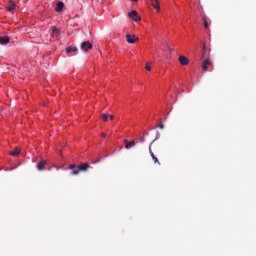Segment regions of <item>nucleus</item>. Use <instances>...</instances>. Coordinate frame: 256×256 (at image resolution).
<instances>
[{
  "mask_svg": "<svg viewBox=\"0 0 256 256\" xmlns=\"http://www.w3.org/2000/svg\"><path fill=\"white\" fill-rule=\"evenodd\" d=\"M203 59H209V53H207L205 50H202L201 54V61H203Z\"/></svg>",
  "mask_w": 256,
  "mask_h": 256,
  "instance_id": "6ab92c4d",
  "label": "nucleus"
},
{
  "mask_svg": "<svg viewBox=\"0 0 256 256\" xmlns=\"http://www.w3.org/2000/svg\"><path fill=\"white\" fill-rule=\"evenodd\" d=\"M102 119L105 122L109 121V115L108 114H102Z\"/></svg>",
  "mask_w": 256,
  "mask_h": 256,
  "instance_id": "aec40b11",
  "label": "nucleus"
},
{
  "mask_svg": "<svg viewBox=\"0 0 256 256\" xmlns=\"http://www.w3.org/2000/svg\"><path fill=\"white\" fill-rule=\"evenodd\" d=\"M78 169L80 171H87V169H89V163H84V164L78 165Z\"/></svg>",
  "mask_w": 256,
  "mask_h": 256,
  "instance_id": "dca6fc26",
  "label": "nucleus"
},
{
  "mask_svg": "<svg viewBox=\"0 0 256 256\" xmlns=\"http://www.w3.org/2000/svg\"><path fill=\"white\" fill-rule=\"evenodd\" d=\"M157 139H159V133L157 134L156 138L151 142V144L149 145V153L154 161L155 165H161V162L159 161V159L157 158V156H155V153H153V150H151V146L153 145V143H155V141H157Z\"/></svg>",
  "mask_w": 256,
  "mask_h": 256,
  "instance_id": "f257e3e1",
  "label": "nucleus"
},
{
  "mask_svg": "<svg viewBox=\"0 0 256 256\" xmlns=\"http://www.w3.org/2000/svg\"><path fill=\"white\" fill-rule=\"evenodd\" d=\"M127 43L130 45L135 44L136 41H139V38H137L135 35L128 34L126 35Z\"/></svg>",
  "mask_w": 256,
  "mask_h": 256,
  "instance_id": "39448f33",
  "label": "nucleus"
},
{
  "mask_svg": "<svg viewBox=\"0 0 256 256\" xmlns=\"http://www.w3.org/2000/svg\"><path fill=\"white\" fill-rule=\"evenodd\" d=\"M128 17H130V19H133L136 23L141 21V17H139L138 13L136 10H132L128 13Z\"/></svg>",
  "mask_w": 256,
  "mask_h": 256,
  "instance_id": "7ed1b4c3",
  "label": "nucleus"
},
{
  "mask_svg": "<svg viewBox=\"0 0 256 256\" xmlns=\"http://www.w3.org/2000/svg\"><path fill=\"white\" fill-rule=\"evenodd\" d=\"M124 143H125V149H131V147H135V141L132 140V141H127V140H124Z\"/></svg>",
  "mask_w": 256,
  "mask_h": 256,
  "instance_id": "f8f14e48",
  "label": "nucleus"
},
{
  "mask_svg": "<svg viewBox=\"0 0 256 256\" xmlns=\"http://www.w3.org/2000/svg\"><path fill=\"white\" fill-rule=\"evenodd\" d=\"M179 63L182 64V65H187L189 63V60L185 56H180L179 57Z\"/></svg>",
  "mask_w": 256,
  "mask_h": 256,
  "instance_id": "4468645a",
  "label": "nucleus"
},
{
  "mask_svg": "<svg viewBox=\"0 0 256 256\" xmlns=\"http://www.w3.org/2000/svg\"><path fill=\"white\" fill-rule=\"evenodd\" d=\"M139 141H140V143H144L145 142V136L140 137Z\"/></svg>",
  "mask_w": 256,
  "mask_h": 256,
  "instance_id": "4be33fe9",
  "label": "nucleus"
},
{
  "mask_svg": "<svg viewBox=\"0 0 256 256\" xmlns=\"http://www.w3.org/2000/svg\"><path fill=\"white\" fill-rule=\"evenodd\" d=\"M134 3H137V1H139V0H132Z\"/></svg>",
  "mask_w": 256,
  "mask_h": 256,
  "instance_id": "bb28decb",
  "label": "nucleus"
},
{
  "mask_svg": "<svg viewBox=\"0 0 256 256\" xmlns=\"http://www.w3.org/2000/svg\"><path fill=\"white\" fill-rule=\"evenodd\" d=\"M101 137L105 138V137H107V134L102 133V134H101Z\"/></svg>",
  "mask_w": 256,
  "mask_h": 256,
  "instance_id": "a878e982",
  "label": "nucleus"
},
{
  "mask_svg": "<svg viewBox=\"0 0 256 256\" xmlns=\"http://www.w3.org/2000/svg\"><path fill=\"white\" fill-rule=\"evenodd\" d=\"M8 43H9V36L0 37V45H8Z\"/></svg>",
  "mask_w": 256,
  "mask_h": 256,
  "instance_id": "ddd939ff",
  "label": "nucleus"
},
{
  "mask_svg": "<svg viewBox=\"0 0 256 256\" xmlns=\"http://www.w3.org/2000/svg\"><path fill=\"white\" fill-rule=\"evenodd\" d=\"M145 69H146V71H151V64L146 63Z\"/></svg>",
  "mask_w": 256,
  "mask_h": 256,
  "instance_id": "412c9836",
  "label": "nucleus"
},
{
  "mask_svg": "<svg viewBox=\"0 0 256 256\" xmlns=\"http://www.w3.org/2000/svg\"><path fill=\"white\" fill-rule=\"evenodd\" d=\"M46 165H47V161H45V159H41V160L38 162V164H37V170H38V171H44Z\"/></svg>",
  "mask_w": 256,
  "mask_h": 256,
  "instance_id": "0eeeda50",
  "label": "nucleus"
},
{
  "mask_svg": "<svg viewBox=\"0 0 256 256\" xmlns=\"http://www.w3.org/2000/svg\"><path fill=\"white\" fill-rule=\"evenodd\" d=\"M202 51H207V45L203 44Z\"/></svg>",
  "mask_w": 256,
  "mask_h": 256,
  "instance_id": "b1692460",
  "label": "nucleus"
},
{
  "mask_svg": "<svg viewBox=\"0 0 256 256\" xmlns=\"http://www.w3.org/2000/svg\"><path fill=\"white\" fill-rule=\"evenodd\" d=\"M108 117H109V119H110L111 121H113V119H115V116H114V115H108Z\"/></svg>",
  "mask_w": 256,
  "mask_h": 256,
  "instance_id": "393cba45",
  "label": "nucleus"
},
{
  "mask_svg": "<svg viewBox=\"0 0 256 256\" xmlns=\"http://www.w3.org/2000/svg\"><path fill=\"white\" fill-rule=\"evenodd\" d=\"M63 7H65V4L63 2H58L55 8V11L57 13H61L63 11Z\"/></svg>",
  "mask_w": 256,
  "mask_h": 256,
  "instance_id": "1a4fd4ad",
  "label": "nucleus"
},
{
  "mask_svg": "<svg viewBox=\"0 0 256 256\" xmlns=\"http://www.w3.org/2000/svg\"><path fill=\"white\" fill-rule=\"evenodd\" d=\"M150 4L152 5V7H154V9H156L157 11L161 10V6L159 4V0H150Z\"/></svg>",
  "mask_w": 256,
  "mask_h": 256,
  "instance_id": "6e6552de",
  "label": "nucleus"
},
{
  "mask_svg": "<svg viewBox=\"0 0 256 256\" xmlns=\"http://www.w3.org/2000/svg\"><path fill=\"white\" fill-rule=\"evenodd\" d=\"M51 31H52V34H51L52 37H59V29L52 27Z\"/></svg>",
  "mask_w": 256,
  "mask_h": 256,
  "instance_id": "a211bd4d",
  "label": "nucleus"
},
{
  "mask_svg": "<svg viewBox=\"0 0 256 256\" xmlns=\"http://www.w3.org/2000/svg\"><path fill=\"white\" fill-rule=\"evenodd\" d=\"M158 127H159V129H165V125H163V123H160V124L158 125Z\"/></svg>",
  "mask_w": 256,
  "mask_h": 256,
  "instance_id": "5701e85b",
  "label": "nucleus"
},
{
  "mask_svg": "<svg viewBox=\"0 0 256 256\" xmlns=\"http://www.w3.org/2000/svg\"><path fill=\"white\" fill-rule=\"evenodd\" d=\"M211 65H213V63H211V59L206 58L202 60V70L203 71H207L209 69V67H211Z\"/></svg>",
  "mask_w": 256,
  "mask_h": 256,
  "instance_id": "20e7f679",
  "label": "nucleus"
},
{
  "mask_svg": "<svg viewBox=\"0 0 256 256\" xmlns=\"http://www.w3.org/2000/svg\"><path fill=\"white\" fill-rule=\"evenodd\" d=\"M80 49L84 51L85 53H89L91 49H93V44L89 41H84L80 45Z\"/></svg>",
  "mask_w": 256,
  "mask_h": 256,
  "instance_id": "f03ea898",
  "label": "nucleus"
},
{
  "mask_svg": "<svg viewBox=\"0 0 256 256\" xmlns=\"http://www.w3.org/2000/svg\"><path fill=\"white\" fill-rule=\"evenodd\" d=\"M19 153H21V149L19 147H16L13 151L10 152V155L12 157H17V155H19Z\"/></svg>",
  "mask_w": 256,
  "mask_h": 256,
  "instance_id": "2eb2a0df",
  "label": "nucleus"
},
{
  "mask_svg": "<svg viewBox=\"0 0 256 256\" xmlns=\"http://www.w3.org/2000/svg\"><path fill=\"white\" fill-rule=\"evenodd\" d=\"M77 51H79V49L77 47L68 46L66 48L67 55H69V53H77Z\"/></svg>",
  "mask_w": 256,
  "mask_h": 256,
  "instance_id": "9d476101",
  "label": "nucleus"
},
{
  "mask_svg": "<svg viewBox=\"0 0 256 256\" xmlns=\"http://www.w3.org/2000/svg\"><path fill=\"white\" fill-rule=\"evenodd\" d=\"M168 50H169V51H173V49H171V48H169V47H168Z\"/></svg>",
  "mask_w": 256,
  "mask_h": 256,
  "instance_id": "cd10ccee",
  "label": "nucleus"
},
{
  "mask_svg": "<svg viewBox=\"0 0 256 256\" xmlns=\"http://www.w3.org/2000/svg\"><path fill=\"white\" fill-rule=\"evenodd\" d=\"M68 169L71 171V175H77L80 170H79V166L75 165V164H71Z\"/></svg>",
  "mask_w": 256,
  "mask_h": 256,
  "instance_id": "423d86ee",
  "label": "nucleus"
},
{
  "mask_svg": "<svg viewBox=\"0 0 256 256\" xmlns=\"http://www.w3.org/2000/svg\"><path fill=\"white\" fill-rule=\"evenodd\" d=\"M202 19L205 29H209V18L207 17V15L202 14Z\"/></svg>",
  "mask_w": 256,
  "mask_h": 256,
  "instance_id": "9b49d317",
  "label": "nucleus"
},
{
  "mask_svg": "<svg viewBox=\"0 0 256 256\" xmlns=\"http://www.w3.org/2000/svg\"><path fill=\"white\" fill-rule=\"evenodd\" d=\"M15 7H17L15 2L10 1L9 5L7 6V11H13L15 9Z\"/></svg>",
  "mask_w": 256,
  "mask_h": 256,
  "instance_id": "f3484780",
  "label": "nucleus"
}]
</instances>
